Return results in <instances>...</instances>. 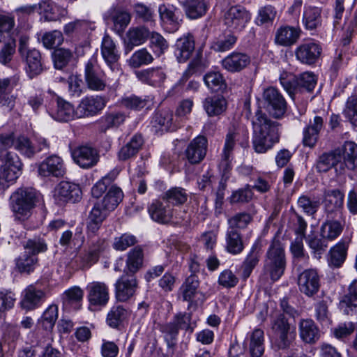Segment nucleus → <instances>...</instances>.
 I'll return each instance as SVG.
<instances>
[{"instance_id": "nucleus-1", "label": "nucleus", "mask_w": 357, "mask_h": 357, "mask_svg": "<svg viewBox=\"0 0 357 357\" xmlns=\"http://www.w3.org/2000/svg\"><path fill=\"white\" fill-rule=\"evenodd\" d=\"M279 123L271 121L266 114L258 109L252 120V146L259 153L271 149L280 141Z\"/></svg>"}, {"instance_id": "nucleus-2", "label": "nucleus", "mask_w": 357, "mask_h": 357, "mask_svg": "<svg viewBox=\"0 0 357 357\" xmlns=\"http://www.w3.org/2000/svg\"><path fill=\"white\" fill-rule=\"evenodd\" d=\"M123 198V193L121 189L116 185H112L102 199H98L93 203L88 217V234L95 235L97 233L103 221L118 206Z\"/></svg>"}, {"instance_id": "nucleus-3", "label": "nucleus", "mask_w": 357, "mask_h": 357, "mask_svg": "<svg viewBox=\"0 0 357 357\" xmlns=\"http://www.w3.org/2000/svg\"><path fill=\"white\" fill-rule=\"evenodd\" d=\"M286 265L284 248L278 239L274 238L266 253L263 274L272 282H275L284 274Z\"/></svg>"}, {"instance_id": "nucleus-4", "label": "nucleus", "mask_w": 357, "mask_h": 357, "mask_svg": "<svg viewBox=\"0 0 357 357\" xmlns=\"http://www.w3.org/2000/svg\"><path fill=\"white\" fill-rule=\"evenodd\" d=\"M271 331L272 345L275 349H288L296 340L295 327L282 314L273 319Z\"/></svg>"}, {"instance_id": "nucleus-5", "label": "nucleus", "mask_w": 357, "mask_h": 357, "mask_svg": "<svg viewBox=\"0 0 357 357\" xmlns=\"http://www.w3.org/2000/svg\"><path fill=\"white\" fill-rule=\"evenodd\" d=\"M38 200L37 192L32 188H22L10 197V204L14 213L22 216L30 214Z\"/></svg>"}, {"instance_id": "nucleus-6", "label": "nucleus", "mask_w": 357, "mask_h": 357, "mask_svg": "<svg viewBox=\"0 0 357 357\" xmlns=\"http://www.w3.org/2000/svg\"><path fill=\"white\" fill-rule=\"evenodd\" d=\"M250 19V13L241 6H231L222 11L223 23L231 31H242Z\"/></svg>"}, {"instance_id": "nucleus-7", "label": "nucleus", "mask_w": 357, "mask_h": 357, "mask_svg": "<svg viewBox=\"0 0 357 357\" xmlns=\"http://www.w3.org/2000/svg\"><path fill=\"white\" fill-rule=\"evenodd\" d=\"M108 98L102 96H86L75 108L76 118H89L99 114L106 106Z\"/></svg>"}, {"instance_id": "nucleus-8", "label": "nucleus", "mask_w": 357, "mask_h": 357, "mask_svg": "<svg viewBox=\"0 0 357 357\" xmlns=\"http://www.w3.org/2000/svg\"><path fill=\"white\" fill-rule=\"evenodd\" d=\"M280 81L284 89H313L317 84V78L312 72H305L299 77L291 73H283L280 75Z\"/></svg>"}, {"instance_id": "nucleus-9", "label": "nucleus", "mask_w": 357, "mask_h": 357, "mask_svg": "<svg viewBox=\"0 0 357 357\" xmlns=\"http://www.w3.org/2000/svg\"><path fill=\"white\" fill-rule=\"evenodd\" d=\"M74 162L83 169H89L98 162L100 155L96 149L85 144L79 145L71 150Z\"/></svg>"}, {"instance_id": "nucleus-10", "label": "nucleus", "mask_w": 357, "mask_h": 357, "mask_svg": "<svg viewBox=\"0 0 357 357\" xmlns=\"http://www.w3.org/2000/svg\"><path fill=\"white\" fill-rule=\"evenodd\" d=\"M115 297L120 302H127L132 298L138 289V281L135 275L125 273L116 282Z\"/></svg>"}, {"instance_id": "nucleus-11", "label": "nucleus", "mask_w": 357, "mask_h": 357, "mask_svg": "<svg viewBox=\"0 0 357 357\" xmlns=\"http://www.w3.org/2000/svg\"><path fill=\"white\" fill-rule=\"evenodd\" d=\"M2 165L0 168V178L7 182H14L21 173L22 163L17 155L6 152L1 156Z\"/></svg>"}, {"instance_id": "nucleus-12", "label": "nucleus", "mask_w": 357, "mask_h": 357, "mask_svg": "<svg viewBox=\"0 0 357 357\" xmlns=\"http://www.w3.org/2000/svg\"><path fill=\"white\" fill-rule=\"evenodd\" d=\"M322 47L319 43L312 40L300 44L295 50V56L298 61L306 65H313L321 56Z\"/></svg>"}, {"instance_id": "nucleus-13", "label": "nucleus", "mask_w": 357, "mask_h": 357, "mask_svg": "<svg viewBox=\"0 0 357 357\" xmlns=\"http://www.w3.org/2000/svg\"><path fill=\"white\" fill-rule=\"evenodd\" d=\"M263 100L264 107L269 114L275 119L283 116L286 112V102L278 91H264Z\"/></svg>"}, {"instance_id": "nucleus-14", "label": "nucleus", "mask_w": 357, "mask_h": 357, "mask_svg": "<svg viewBox=\"0 0 357 357\" xmlns=\"http://www.w3.org/2000/svg\"><path fill=\"white\" fill-rule=\"evenodd\" d=\"M297 283L299 291L311 297L319 290L320 278L316 270L307 269L299 274Z\"/></svg>"}, {"instance_id": "nucleus-15", "label": "nucleus", "mask_w": 357, "mask_h": 357, "mask_svg": "<svg viewBox=\"0 0 357 357\" xmlns=\"http://www.w3.org/2000/svg\"><path fill=\"white\" fill-rule=\"evenodd\" d=\"M148 212L153 220L160 224L170 222L175 215L174 209L163 199H154L149 206Z\"/></svg>"}, {"instance_id": "nucleus-16", "label": "nucleus", "mask_w": 357, "mask_h": 357, "mask_svg": "<svg viewBox=\"0 0 357 357\" xmlns=\"http://www.w3.org/2000/svg\"><path fill=\"white\" fill-rule=\"evenodd\" d=\"M97 60L91 58L85 66L84 77L89 89H105L107 86L105 75L96 69Z\"/></svg>"}, {"instance_id": "nucleus-17", "label": "nucleus", "mask_w": 357, "mask_h": 357, "mask_svg": "<svg viewBox=\"0 0 357 357\" xmlns=\"http://www.w3.org/2000/svg\"><path fill=\"white\" fill-rule=\"evenodd\" d=\"M38 172L40 175L45 177H63L66 173V168L63 159L52 155L47 158L39 165Z\"/></svg>"}, {"instance_id": "nucleus-18", "label": "nucleus", "mask_w": 357, "mask_h": 357, "mask_svg": "<svg viewBox=\"0 0 357 357\" xmlns=\"http://www.w3.org/2000/svg\"><path fill=\"white\" fill-rule=\"evenodd\" d=\"M208 148V140L206 137L199 135L193 139L188 145L185 155L191 164H199L205 158Z\"/></svg>"}, {"instance_id": "nucleus-19", "label": "nucleus", "mask_w": 357, "mask_h": 357, "mask_svg": "<svg viewBox=\"0 0 357 357\" xmlns=\"http://www.w3.org/2000/svg\"><path fill=\"white\" fill-rule=\"evenodd\" d=\"M87 298L90 305L93 306H105L109 301V294L107 285L102 282L94 281L86 287Z\"/></svg>"}, {"instance_id": "nucleus-20", "label": "nucleus", "mask_w": 357, "mask_h": 357, "mask_svg": "<svg viewBox=\"0 0 357 357\" xmlns=\"http://www.w3.org/2000/svg\"><path fill=\"white\" fill-rule=\"evenodd\" d=\"M54 197L63 202H77L82 197V190L79 185L69 181H61L54 190Z\"/></svg>"}, {"instance_id": "nucleus-21", "label": "nucleus", "mask_w": 357, "mask_h": 357, "mask_svg": "<svg viewBox=\"0 0 357 357\" xmlns=\"http://www.w3.org/2000/svg\"><path fill=\"white\" fill-rule=\"evenodd\" d=\"M45 298V291L36 288L34 285H29L23 291L20 306L26 311L33 310L41 305Z\"/></svg>"}, {"instance_id": "nucleus-22", "label": "nucleus", "mask_w": 357, "mask_h": 357, "mask_svg": "<svg viewBox=\"0 0 357 357\" xmlns=\"http://www.w3.org/2000/svg\"><path fill=\"white\" fill-rule=\"evenodd\" d=\"M341 160V151L335 149L321 154L316 160L314 167L319 173H326L331 169L335 168L336 172L340 171V162Z\"/></svg>"}, {"instance_id": "nucleus-23", "label": "nucleus", "mask_w": 357, "mask_h": 357, "mask_svg": "<svg viewBox=\"0 0 357 357\" xmlns=\"http://www.w3.org/2000/svg\"><path fill=\"white\" fill-rule=\"evenodd\" d=\"M199 287V281L198 277L195 275H190L183 282L179 288V292L182 296L183 300L190 303V305H193L194 298L199 294L202 296L199 299L200 303L204 301V295L198 291Z\"/></svg>"}, {"instance_id": "nucleus-24", "label": "nucleus", "mask_w": 357, "mask_h": 357, "mask_svg": "<svg viewBox=\"0 0 357 357\" xmlns=\"http://www.w3.org/2000/svg\"><path fill=\"white\" fill-rule=\"evenodd\" d=\"M250 63V56L243 52H233L222 60V66L228 72L237 73L245 68Z\"/></svg>"}, {"instance_id": "nucleus-25", "label": "nucleus", "mask_w": 357, "mask_h": 357, "mask_svg": "<svg viewBox=\"0 0 357 357\" xmlns=\"http://www.w3.org/2000/svg\"><path fill=\"white\" fill-rule=\"evenodd\" d=\"M301 30L299 27L282 26L275 34V43L283 47H290L294 45L300 38Z\"/></svg>"}, {"instance_id": "nucleus-26", "label": "nucleus", "mask_w": 357, "mask_h": 357, "mask_svg": "<svg viewBox=\"0 0 357 357\" xmlns=\"http://www.w3.org/2000/svg\"><path fill=\"white\" fill-rule=\"evenodd\" d=\"M299 336L306 344H313L320 338L321 333L314 321L310 319H302L298 324Z\"/></svg>"}, {"instance_id": "nucleus-27", "label": "nucleus", "mask_w": 357, "mask_h": 357, "mask_svg": "<svg viewBox=\"0 0 357 357\" xmlns=\"http://www.w3.org/2000/svg\"><path fill=\"white\" fill-rule=\"evenodd\" d=\"M195 51V40L192 35L184 36L176 40L174 54L179 63L187 61Z\"/></svg>"}, {"instance_id": "nucleus-28", "label": "nucleus", "mask_w": 357, "mask_h": 357, "mask_svg": "<svg viewBox=\"0 0 357 357\" xmlns=\"http://www.w3.org/2000/svg\"><path fill=\"white\" fill-rule=\"evenodd\" d=\"M100 50L104 61L112 68V66H115L119 60L120 52L114 40L108 35L103 37Z\"/></svg>"}, {"instance_id": "nucleus-29", "label": "nucleus", "mask_w": 357, "mask_h": 357, "mask_svg": "<svg viewBox=\"0 0 357 357\" xmlns=\"http://www.w3.org/2000/svg\"><path fill=\"white\" fill-rule=\"evenodd\" d=\"M323 119L320 116H315L313 121L304 128L303 134V144L305 146L313 148L317 144L319 132L323 128Z\"/></svg>"}, {"instance_id": "nucleus-30", "label": "nucleus", "mask_w": 357, "mask_h": 357, "mask_svg": "<svg viewBox=\"0 0 357 357\" xmlns=\"http://www.w3.org/2000/svg\"><path fill=\"white\" fill-rule=\"evenodd\" d=\"M144 250L141 246H135L126 255L124 273L135 275L143 266Z\"/></svg>"}, {"instance_id": "nucleus-31", "label": "nucleus", "mask_w": 357, "mask_h": 357, "mask_svg": "<svg viewBox=\"0 0 357 357\" xmlns=\"http://www.w3.org/2000/svg\"><path fill=\"white\" fill-rule=\"evenodd\" d=\"M340 151L344 161L340 162V174L343 173L345 167L354 169L357 167V144L353 142H346Z\"/></svg>"}, {"instance_id": "nucleus-32", "label": "nucleus", "mask_w": 357, "mask_h": 357, "mask_svg": "<svg viewBox=\"0 0 357 357\" xmlns=\"http://www.w3.org/2000/svg\"><path fill=\"white\" fill-rule=\"evenodd\" d=\"M238 132L236 129H230L225 136V145L222 153V158L220 165L224 171L229 168L230 162L232 158V152L238 140Z\"/></svg>"}, {"instance_id": "nucleus-33", "label": "nucleus", "mask_w": 357, "mask_h": 357, "mask_svg": "<svg viewBox=\"0 0 357 357\" xmlns=\"http://www.w3.org/2000/svg\"><path fill=\"white\" fill-rule=\"evenodd\" d=\"M137 78L151 86L160 88L166 79V75L160 68H150L136 73Z\"/></svg>"}, {"instance_id": "nucleus-34", "label": "nucleus", "mask_w": 357, "mask_h": 357, "mask_svg": "<svg viewBox=\"0 0 357 357\" xmlns=\"http://www.w3.org/2000/svg\"><path fill=\"white\" fill-rule=\"evenodd\" d=\"M344 194L339 189L328 190L324 192V204L326 212L331 214L342 208Z\"/></svg>"}, {"instance_id": "nucleus-35", "label": "nucleus", "mask_w": 357, "mask_h": 357, "mask_svg": "<svg viewBox=\"0 0 357 357\" xmlns=\"http://www.w3.org/2000/svg\"><path fill=\"white\" fill-rule=\"evenodd\" d=\"M339 307L344 314L357 313V279L350 284L349 294L340 301Z\"/></svg>"}, {"instance_id": "nucleus-36", "label": "nucleus", "mask_w": 357, "mask_h": 357, "mask_svg": "<svg viewBox=\"0 0 357 357\" xmlns=\"http://www.w3.org/2000/svg\"><path fill=\"white\" fill-rule=\"evenodd\" d=\"M150 32L144 26L130 28L126 33V47L131 50L135 46L144 43L150 36Z\"/></svg>"}, {"instance_id": "nucleus-37", "label": "nucleus", "mask_w": 357, "mask_h": 357, "mask_svg": "<svg viewBox=\"0 0 357 357\" xmlns=\"http://www.w3.org/2000/svg\"><path fill=\"white\" fill-rule=\"evenodd\" d=\"M40 14L43 15L47 21H57L65 17L68 12L54 3L49 1H43L38 5Z\"/></svg>"}, {"instance_id": "nucleus-38", "label": "nucleus", "mask_w": 357, "mask_h": 357, "mask_svg": "<svg viewBox=\"0 0 357 357\" xmlns=\"http://www.w3.org/2000/svg\"><path fill=\"white\" fill-rule=\"evenodd\" d=\"M227 105V100L220 94L208 96L204 102V108L209 116L221 114L226 110Z\"/></svg>"}, {"instance_id": "nucleus-39", "label": "nucleus", "mask_w": 357, "mask_h": 357, "mask_svg": "<svg viewBox=\"0 0 357 357\" xmlns=\"http://www.w3.org/2000/svg\"><path fill=\"white\" fill-rule=\"evenodd\" d=\"M179 2L190 19H197L206 12L207 6L204 0H181Z\"/></svg>"}, {"instance_id": "nucleus-40", "label": "nucleus", "mask_w": 357, "mask_h": 357, "mask_svg": "<svg viewBox=\"0 0 357 357\" xmlns=\"http://www.w3.org/2000/svg\"><path fill=\"white\" fill-rule=\"evenodd\" d=\"M303 23L307 30H314L321 24V8L317 6H305Z\"/></svg>"}, {"instance_id": "nucleus-41", "label": "nucleus", "mask_w": 357, "mask_h": 357, "mask_svg": "<svg viewBox=\"0 0 357 357\" xmlns=\"http://www.w3.org/2000/svg\"><path fill=\"white\" fill-rule=\"evenodd\" d=\"M225 249L230 254H240L244 249L242 236L238 230L227 229L225 234Z\"/></svg>"}, {"instance_id": "nucleus-42", "label": "nucleus", "mask_w": 357, "mask_h": 357, "mask_svg": "<svg viewBox=\"0 0 357 357\" xmlns=\"http://www.w3.org/2000/svg\"><path fill=\"white\" fill-rule=\"evenodd\" d=\"M26 63V72L31 77L39 75L43 71L41 55L39 51L29 50L24 54Z\"/></svg>"}, {"instance_id": "nucleus-43", "label": "nucleus", "mask_w": 357, "mask_h": 357, "mask_svg": "<svg viewBox=\"0 0 357 357\" xmlns=\"http://www.w3.org/2000/svg\"><path fill=\"white\" fill-rule=\"evenodd\" d=\"M59 316V308L55 304L50 305L43 312L38 323L47 333L52 331Z\"/></svg>"}, {"instance_id": "nucleus-44", "label": "nucleus", "mask_w": 357, "mask_h": 357, "mask_svg": "<svg viewBox=\"0 0 357 357\" xmlns=\"http://www.w3.org/2000/svg\"><path fill=\"white\" fill-rule=\"evenodd\" d=\"M128 312L126 308L121 305L112 306L107 313L106 323L112 328H117L126 319Z\"/></svg>"}, {"instance_id": "nucleus-45", "label": "nucleus", "mask_w": 357, "mask_h": 357, "mask_svg": "<svg viewBox=\"0 0 357 357\" xmlns=\"http://www.w3.org/2000/svg\"><path fill=\"white\" fill-rule=\"evenodd\" d=\"M57 109L54 117L59 121H68L76 118L75 109L61 97H56Z\"/></svg>"}, {"instance_id": "nucleus-46", "label": "nucleus", "mask_w": 357, "mask_h": 357, "mask_svg": "<svg viewBox=\"0 0 357 357\" xmlns=\"http://www.w3.org/2000/svg\"><path fill=\"white\" fill-rule=\"evenodd\" d=\"M264 334L261 329H255L250 335L249 350L251 357H261L264 352Z\"/></svg>"}, {"instance_id": "nucleus-47", "label": "nucleus", "mask_w": 357, "mask_h": 357, "mask_svg": "<svg viewBox=\"0 0 357 357\" xmlns=\"http://www.w3.org/2000/svg\"><path fill=\"white\" fill-rule=\"evenodd\" d=\"M209 66L208 60L203 56V51L198 49L186 68L185 75H192L197 73H201Z\"/></svg>"}, {"instance_id": "nucleus-48", "label": "nucleus", "mask_w": 357, "mask_h": 357, "mask_svg": "<svg viewBox=\"0 0 357 357\" xmlns=\"http://www.w3.org/2000/svg\"><path fill=\"white\" fill-rule=\"evenodd\" d=\"M348 249V243L340 241L330 250L328 263L331 266L340 267L344 261Z\"/></svg>"}, {"instance_id": "nucleus-49", "label": "nucleus", "mask_w": 357, "mask_h": 357, "mask_svg": "<svg viewBox=\"0 0 357 357\" xmlns=\"http://www.w3.org/2000/svg\"><path fill=\"white\" fill-rule=\"evenodd\" d=\"M260 248L258 245H254L243 264V277L247 279L252 270L258 264L260 258Z\"/></svg>"}, {"instance_id": "nucleus-50", "label": "nucleus", "mask_w": 357, "mask_h": 357, "mask_svg": "<svg viewBox=\"0 0 357 357\" xmlns=\"http://www.w3.org/2000/svg\"><path fill=\"white\" fill-rule=\"evenodd\" d=\"M162 199L169 204L178 206L184 204L188 199L185 190L179 187L172 188L166 191L162 196Z\"/></svg>"}, {"instance_id": "nucleus-51", "label": "nucleus", "mask_w": 357, "mask_h": 357, "mask_svg": "<svg viewBox=\"0 0 357 357\" xmlns=\"http://www.w3.org/2000/svg\"><path fill=\"white\" fill-rule=\"evenodd\" d=\"M149 39V47L153 52V53L160 56L163 54L169 47V43L167 40L158 32H150Z\"/></svg>"}, {"instance_id": "nucleus-52", "label": "nucleus", "mask_w": 357, "mask_h": 357, "mask_svg": "<svg viewBox=\"0 0 357 357\" xmlns=\"http://www.w3.org/2000/svg\"><path fill=\"white\" fill-rule=\"evenodd\" d=\"M277 15V10L271 5H267L259 9L255 23L258 26L269 25L273 23Z\"/></svg>"}, {"instance_id": "nucleus-53", "label": "nucleus", "mask_w": 357, "mask_h": 357, "mask_svg": "<svg viewBox=\"0 0 357 357\" xmlns=\"http://www.w3.org/2000/svg\"><path fill=\"white\" fill-rule=\"evenodd\" d=\"M342 225L337 220H330L324 223L321 227L323 238L330 241L335 239L342 233Z\"/></svg>"}, {"instance_id": "nucleus-54", "label": "nucleus", "mask_w": 357, "mask_h": 357, "mask_svg": "<svg viewBox=\"0 0 357 357\" xmlns=\"http://www.w3.org/2000/svg\"><path fill=\"white\" fill-rule=\"evenodd\" d=\"M38 257L25 251L16 259V266L20 273H29L37 265Z\"/></svg>"}, {"instance_id": "nucleus-55", "label": "nucleus", "mask_w": 357, "mask_h": 357, "mask_svg": "<svg viewBox=\"0 0 357 357\" xmlns=\"http://www.w3.org/2000/svg\"><path fill=\"white\" fill-rule=\"evenodd\" d=\"M73 58L71 50L65 48H57L52 52V59L55 68L61 70L65 68Z\"/></svg>"}, {"instance_id": "nucleus-56", "label": "nucleus", "mask_w": 357, "mask_h": 357, "mask_svg": "<svg viewBox=\"0 0 357 357\" xmlns=\"http://www.w3.org/2000/svg\"><path fill=\"white\" fill-rule=\"evenodd\" d=\"M126 120V115L123 112L106 113L100 119L102 130H107L113 127H118Z\"/></svg>"}, {"instance_id": "nucleus-57", "label": "nucleus", "mask_w": 357, "mask_h": 357, "mask_svg": "<svg viewBox=\"0 0 357 357\" xmlns=\"http://www.w3.org/2000/svg\"><path fill=\"white\" fill-rule=\"evenodd\" d=\"M253 197V192L250 185H246L244 188L234 190L229 197L231 204H243L250 202Z\"/></svg>"}, {"instance_id": "nucleus-58", "label": "nucleus", "mask_w": 357, "mask_h": 357, "mask_svg": "<svg viewBox=\"0 0 357 357\" xmlns=\"http://www.w3.org/2000/svg\"><path fill=\"white\" fill-rule=\"evenodd\" d=\"M153 61V56L146 48L136 51L128 60L129 66L137 68L144 65H148Z\"/></svg>"}, {"instance_id": "nucleus-59", "label": "nucleus", "mask_w": 357, "mask_h": 357, "mask_svg": "<svg viewBox=\"0 0 357 357\" xmlns=\"http://www.w3.org/2000/svg\"><path fill=\"white\" fill-rule=\"evenodd\" d=\"M173 113L169 109L158 111L153 117V123L158 125L162 130H173Z\"/></svg>"}, {"instance_id": "nucleus-60", "label": "nucleus", "mask_w": 357, "mask_h": 357, "mask_svg": "<svg viewBox=\"0 0 357 357\" xmlns=\"http://www.w3.org/2000/svg\"><path fill=\"white\" fill-rule=\"evenodd\" d=\"M252 215L246 212H241L235 214L227 220L228 229L237 230L245 229L252 222Z\"/></svg>"}, {"instance_id": "nucleus-61", "label": "nucleus", "mask_w": 357, "mask_h": 357, "mask_svg": "<svg viewBox=\"0 0 357 357\" xmlns=\"http://www.w3.org/2000/svg\"><path fill=\"white\" fill-rule=\"evenodd\" d=\"M236 41V36L229 33L214 40L211 44V49L217 52H227L233 48Z\"/></svg>"}, {"instance_id": "nucleus-62", "label": "nucleus", "mask_w": 357, "mask_h": 357, "mask_svg": "<svg viewBox=\"0 0 357 357\" xmlns=\"http://www.w3.org/2000/svg\"><path fill=\"white\" fill-rule=\"evenodd\" d=\"M24 251L30 255L37 256L40 252L47 250V245L43 238L35 237L27 240L24 244Z\"/></svg>"}, {"instance_id": "nucleus-63", "label": "nucleus", "mask_w": 357, "mask_h": 357, "mask_svg": "<svg viewBox=\"0 0 357 357\" xmlns=\"http://www.w3.org/2000/svg\"><path fill=\"white\" fill-rule=\"evenodd\" d=\"M137 243V237L129 233H124L114 238L112 247L117 251H125Z\"/></svg>"}, {"instance_id": "nucleus-64", "label": "nucleus", "mask_w": 357, "mask_h": 357, "mask_svg": "<svg viewBox=\"0 0 357 357\" xmlns=\"http://www.w3.org/2000/svg\"><path fill=\"white\" fill-rule=\"evenodd\" d=\"M344 115L351 124L357 126V96H351L346 102Z\"/></svg>"}]
</instances>
